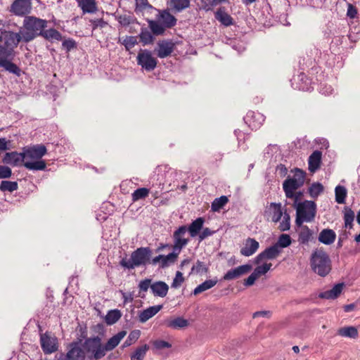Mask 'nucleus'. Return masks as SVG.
Instances as JSON below:
<instances>
[{"instance_id": "obj_52", "label": "nucleus", "mask_w": 360, "mask_h": 360, "mask_svg": "<svg viewBox=\"0 0 360 360\" xmlns=\"http://www.w3.org/2000/svg\"><path fill=\"white\" fill-rule=\"evenodd\" d=\"M271 266V263H264L262 265L257 266L255 269L254 272L259 278V276L266 274L270 270Z\"/></svg>"}, {"instance_id": "obj_14", "label": "nucleus", "mask_w": 360, "mask_h": 360, "mask_svg": "<svg viewBox=\"0 0 360 360\" xmlns=\"http://www.w3.org/2000/svg\"><path fill=\"white\" fill-rule=\"evenodd\" d=\"M311 79L304 73H300L293 77L292 85L295 89L308 91L313 89Z\"/></svg>"}, {"instance_id": "obj_33", "label": "nucleus", "mask_w": 360, "mask_h": 360, "mask_svg": "<svg viewBox=\"0 0 360 360\" xmlns=\"http://www.w3.org/2000/svg\"><path fill=\"white\" fill-rule=\"evenodd\" d=\"M139 37L140 39V41L143 45L151 44L154 41V37L153 36V33L148 30V29L146 27H142L141 28L140 34H139Z\"/></svg>"}, {"instance_id": "obj_43", "label": "nucleus", "mask_w": 360, "mask_h": 360, "mask_svg": "<svg viewBox=\"0 0 360 360\" xmlns=\"http://www.w3.org/2000/svg\"><path fill=\"white\" fill-rule=\"evenodd\" d=\"M347 189L345 186H337L335 189V201L338 204H343L345 202V198L347 197Z\"/></svg>"}, {"instance_id": "obj_47", "label": "nucleus", "mask_w": 360, "mask_h": 360, "mask_svg": "<svg viewBox=\"0 0 360 360\" xmlns=\"http://www.w3.org/2000/svg\"><path fill=\"white\" fill-rule=\"evenodd\" d=\"M292 240L290 236L288 234L283 233L279 236L278 241L275 245H277L278 249H280L290 246Z\"/></svg>"}, {"instance_id": "obj_23", "label": "nucleus", "mask_w": 360, "mask_h": 360, "mask_svg": "<svg viewBox=\"0 0 360 360\" xmlns=\"http://www.w3.org/2000/svg\"><path fill=\"white\" fill-rule=\"evenodd\" d=\"M344 286L345 284L343 283H338L332 289L321 292L319 297L327 300L335 299L341 294Z\"/></svg>"}, {"instance_id": "obj_22", "label": "nucleus", "mask_w": 360, "mask_h": 360, "mask_svg": "<svg viewBox=\"0 0 360 360\" xmlns=\"http://www.w3.org/2000/svg\"><path fill=\"white\" fill-rule=\"evenodd\" d=\"M158 20L166 28H172L176 24V18L167 10L160 11Z\"/></svg>"}, {"instance_id": "obj_32", "label": "nucleus", "mask_w": 360, "mask_h": 360, "mask_svg": "<svg viewBox=\"0 0 360 360\" xmlns=\"http://www.w3.org/2000/svg\"><path fill=\"white\" fill-rule=\"evenodd\" d=\"M148 23L151 32L155 36L163 34L167 29L160 21L158 22L153 20H148Z\"/></svg>"}, {"instance_id": "obj_17", "label": "nucleus", "mask_w": 360, "mask_h": 360, "mask_svg": "<svg viewBox=\"0 0 360 360\" xmlns=\"http://www.w3.org/2000/svg\"><path fill=\"white\" fill-rule=\"evenodd\" d=\"M281 252V249H278L277 245L274 244L260 252L255 258V262L258 264L264 259H274L280 255Z\"/></svg>"}, {"instance_id": "obj_48", "label": "nucleus", "mask_w": 360, "mask_h": 360, "mask_svg": "<svg viewBox=\"0 0 360 360\" xmlns=\"http://www.w3.org/2000/svg\"><path fill=\"white\" fill-rule=\"evenodd\" d=\"M149 194V189L146 188H140L135 190L131 194L132 200L134 202L141 199L146 198Z\"/></svg>"}, {"instance_id": "obj_29", "label": "nucleus", "mask_w": 360, "mask_h": 360, "mask_svg": "<svg viewBox=\"0 0 360 360\" xmlns=\"http://www.w3.org/2000/svg\"><path fill=\"white\" fill-rule=\"evenodd\" d=\"M335 238L336 234L335 231L329 229L322 230L319 236V240L325 245H330L333 243Z\"/></svg>"}, {"instance_id": "obj_44", "label": "nucleus", "mask_w": 360, "mask_h": 360, "mask_svg": "<svg viewBox=\"0 0 360 360\" xmlns=\"http://www.w3.org/2000/svg\"><path fill=\"white\" fill-rule=\"evenodd\" d=\"M202 9L205 11H212L218 4L228 2V0H200Z\"/></svg>"}, {"instance_id": "obj_5", "label": "nucleus", "mask_w": 360, "mask_h": 360, "mask_svg": "<svg viewBox=\"0 0 360 360\" xmlns=\"http://www.w3.org/2000/svg\"><path fill=\"white\" fill-rule=\"evenodd\" d=\"M312 271L321 277L326 276L331 271V260L328 254L322 250H316L310 258Z\"/></svg>"}, {"instance_id": "obj_15", "label": "nucleus", "mask_w": 360, "mask_h": 360, "mask_svg": "<svg viewBox=\"0 0 360 360\" xmlns=\"http://www.w3.org/2000/svg\"><path fill=\"white\" fill-rule=\"evenodd\" d=\"M252 270V266L250 264L240 265L234 269L229 270L224 276L223 279L225 281H231L237 279L242 276L249 273Z\"/></svg>"}, {"instance_id": "obj_6", "label": "nucleus", "mask_w": 360, "mask_h": 360, "mask_svg": "<svg viewBox=\"0 0 360 360\" xmlns=\"http://www.w3.org/2000/svg\"><path fill=\"white\" fill-rule=\"evenodd\" d=\"M295 208L296 210L295 224L297 226H301L304 222L314 221L316 214V205L314 201L300 202L295 206Z\"/></svg>"}, {"instance_id": "obj_20", "label": "nucleus", "mask_w": 360, "mask_h": 360, "mask_svg": "<svg viewBox=\"0 0 360 360\" xmlns=\"http://www.w3.org/2000/svg\"><path fill=\"white\" fill-rule=\"evenodd\" d=\"M245 122L249 123L250 127L252 129L259 127L265 120L264 116L258 112H249L245 117Z\"/></svg>"}, {"instance_id": "obj_8", "label": "nucleus", "mask_w": 360, "mask_h": 360, "mask_svg": "<svg viewBox=\"0 0 360 360\" xmlns=\"http://www.w3.org/2000/svg\"><path fill=\"white\" fill-rule=\"evenodd\" d=\"M40 345L46 354L54 353L58 348L57 338L49 332L40 333Z\"/></svg>"}, {"instance_id": "obj_59", "label": "nucleus", "mask_w": 360, "mask_h": 360, "mask_svg": "<svg viewBox=\"0 0 360 360\" xmlns=\"http://www.w3.org/2000/svg\"><path fill=\"white\" fill-rule=\"evenodd\" d=\"M117 20L122 26H128L132 20V18L129 15H120L117 17Z\"/></svg>"}, {"instance_id": "obj_26", "label": "nucleus", "mask_w": 360, "mask_h": 360, "mask_svg": "<svg viewBox=\"0 0 360 360\" xmlns=\"http://www.w3.org/2000/svg\"><path fill=\"white\" fill-rule=\"evenodd\" d=\"M322 153L319 150L314 151L308 160V167L311 172H316L319 167L321 162Z\"/></svg>"}, {"instance_id": "obj_1", "label": "nucleus", "mask_w": 360, "mask_h": 360, "mask_svg": "<svg viewBox=\"0 0 360 360\" xmlns=\"http://www.w3.org/2000/svg\"><path fill=\"white\" fill-rule=\"evenodd\" d=\"M21 41L20 33L0 29V68L17 76L20 75L21 70L13 60L15 56V49Z\"/></svg>"}, {"instance_id": "obj_49", "label": "nucleus", "mask_w": 360, "mask_h": 360, "mask_svg": "<svg viewBox=\"0 0 360 360\" xmlns=\"http://www.w3.org/2000/svg\"><path fill=\"white\" fill-rule=\"evenodd\" d=\"M323 191V186L320 183H313L309 188V193L311 198H317Z\"/></svg>"}, {"instance_id": "obj_36", "label": "nucleus", "mask_w": 360, "mask_h": 360, "mask_svg": "<svg viewBox=\"0 0 360 360\" xmlns=\"http://www.w3.org/2000/svg\"><path fill=\"white\" fill-rule=\"evenodd\" d=\"M167 326L173 329L183 328L188 326V320L182 318L177 317L172 320L167 321Z\"/></svg>"}, {"instance_id": "obj_19", "label": "nucleus", "mask_w": 360, "mask_h": 360, "mask_svg": "<svg viewBox=\"0 0 360 360\" xmlns=\"http://www.w3.org/2000/svg\"><path fill=\"white\" fill-rule=\"evenodd\" d=\"M264 214L271 217L272 221L275 223L278 222L283 214L281 203L271 202L266 207Z\"/></svg>"}, {"instance_id": "obj_45", "label": "nucleus", "mask_w": 360, "mask_h": 360, "mask_svg": "<svg viewBox=\"0 0 360 360\" xmlns=\"http://www.w3.org/2000/svg\"><path fill=\"white\" fill-rule=\"evenodd\" d=\"M228 202V198L222 195L214 200L212 202L211 209L214 212L219 211Z\"/></svg>"}, {"instance_id": "obj_64", "label": "nucleus", "mask_w": 360, "mask_h": 360, "mask_svg": "<svg viewBox=\"0 0 360 360\" xmlns=\"http://www.w3.org/2000/svg\"><path fill=\"white\" fill-rule=\"evenodd\" d=\"M258 278V276L253 271L245 281L244 285L245 286H250L253 285L255 281Z\"/></svg>"}, {"instance_id": "obj_41", "label": "nucleus", "mask_w": 360, "mask_h": 360, "mask_svg": "<svg viewBox=\"0 0 360 360\" xmlns=\"http://www.w3.org/2000/svg\"><path fill=\"white\" fill-rule=\"evenodd\" d=\"M122 314L118 309L110 310L105 318V321L108 325L115 323L120 318Z\"/></svg>"}, {"instance_id": "obj_4", "label": "nucleus", "mask_w": 360, "mask_h": 360, "mask_svg": "<svg viewBox=\"0 0 360 360\" xmlns=\"http://www.w3.org/2000/svg\"><path fill=\"white\" fill-rule=\"evenodd\" d=\"M151 255L152 250L150 248H139L131 252L129 258H127V256L123 257L120 262V265L129 270L141 266H146L150 262Z\"/></svg>"}, {"instance_id": "obj_57", "label": "nucleus", "mask_w": 360, "mask_h": 360, "mask_svg": "<svg viewBox=\"0 0 360 360\" xmlns=\"http://www.w3.org/2000/svg\"><path fill=\"white\" fill-rule=\"evenodd\" d=\"M63 48L66 50L67 52L70 51L72 49L76 48V41L72 39H65L62 43Z\"/></svg>"}, {"instance_id": "obj_25", "label": "nucleus", "mask_w": 360, "mask_h": 360, "mask_svg": "<svg viewBox=\"0 0 360 360\" xmlns=\"http://www.w3.org/2000/svg\"><path fill=\"white\" fill-rule=\"evenodd\" d=\"M216 20L220 22L223 25L228 27L233 25V18L225 11L223 7L219 8L214 13Z\"/></svg>"}, {"instance_id": "obj_18", "label": "nucleus", "mask_w": 360, "mask_h": 360, "mask_svg": "<svg viewBox=\"0 0 360 360\" xmlns=\"http://www.w3.org/2000/svg\"><path fill=\"white\" fill-rule=\"evenodd\" d=\"M174 49V44L170 41L162 40L158 43L155 49L158 57L164 58L171 55Z\"/></svg>"}, {"instance_id": "obj_31", "label": "nucleus", "mask_w": 360, "mask_h": 360, "mask_svg": "<svg viewBox=\"0 0 360 360\" xmlns=\"http://www.w3.org/2000/svg\"><path fill=\"white\" fill-rule=\"evenodd\" d=\"M337 334L344 338H356L358 337L359 333L356 327L346 326L340 328L337 331Z\"/></svg>"}, {"instance_id": "obj_34", "label": "nucleus", "mask_w": 360, "mask_h": 360, "mask_svg": "<svg viewBox=\"0 0 360 360\" xmlns=\"http://www.w3.org/2000/svg\"><path fill=\"white\" fill-rule=\"evenodd\" d=\"M170 7L175 12H181L190 7V0H170L169 3Z\"/></svg>"}, {"instance_id": "obj_51", "label": "nucleus", "mask_w": 360, "mask_h": 360, "mask_svg": "<svg viewBox=\"0 0 360 360\" xmlns=\"http://www.w3.org/2000/svg\"><path fill=\"white\" fill-rule=\"evenodd\" d=\"M354 219V212L351 208L346 207L344 214L345 225L346 227H352V222Z\"/></svg>"}, {"instance_id": "obj_11", "label": "nucleus", "mask_w": 360, "mask_h": 360, "mask_svg": "<svg viewBox=\"0 0 360 360\" xmlns=\"http://www.w3.org/2000/svg\"><path fill=\"white\" fill-rule=\"evenodd\" d=\"M32 10L30 0H15L10 8V11L18 16H24L29 14Z\"/></svg>"}, {"instance_id": "obj_63", "label": "nucleus", "mask_w": 360, "mask_h": 360, "mask_svg": "<svg viewBox=\"0 0 360 360\" xmlns=\"http://www.w3.org/2000/svg\"><path fill=\"white\" fill-rule=\"evenodd\" d=\"M151 285V279L146 278L139 283V288L141 291L146 292Z\"/></svg>"}, {"instance_id": "obj_9", "label": "nucleus", "mask_w": 360, "mask_h": 360, "mask_svg": "<svg viewBox=\"0 0 360 360\" xmlns=\"http://www.w3.org/2000/svg\"><path fill=\"white\" fill-rule=\"evenodd\" d=\"M82 339L71 342L68 345V351L66 354L67 360H84L86 352L82 344Z\"/></svg>"}, {"instance_id": "obj_62", "label": "nucleus", "mask_w": 360, "mask_h": 360, "mask_svg": "<svg viewBox=\"0 0 360 360\" xmlns=\"http://www.w3.org/2000/svg\"><path fill=\"white\" fill-rule=\"evenodd\" d=\"M357 13L356 8L352 4H347V16L349 18H355Z\"/></svg>"}, {"instance_id": "obj_21", "label": "nucleus", "mask_w": 360, "mask_h": 360, "mask_svg": "<svg viewBox=\"0 0 360 360\" xmlns=\"http://www.w3.org/2000/svg\"><path fill=\"white\" fill-rule=\"evenodd\" d=\"M259 247V243L254 238H248L245 240L244 247L240 249V254L245 257H250L255 254Z\"/></svg>"}, {"instance_id": "obj_56", "label": "nucleus", "mask_w": 360, "mask_h": 360, "mask_svg": "<svg viewBox=\"0 0 360 360\" xmlns=\"http://www.w3.org/2000/svg\"><path fill=\"white\" fill-rule=\"evenodd\" d=\"M184 281V278L183 276V274L180 271H176V276L173 280V282L172 283V288H179L181 283Z\"/></svg>"}, {"instance_id": "obj_53", "label": "nucleus", "mask_w": 360, "mask_h": 360, "mask_svg": "<svg viewBox=\"0 0 360 360\" xmlns=\"http://www.w3.org/2000/svg\"><path fill=\"white\" fill-rule=\"evenodd\" d=\"M282 221L280 223L279 229L281 231H286L290 228V217L289 214L284 212Z\"/></svg>"}, {"instance_id": "obj_10", "label": "nucleus", "mask_w": 360, "mask_h": 360, "mask_svg": "<svg viewBox=\"0 0 360 360\" xmlns=\"http://www.w3.org/2000/svg\"><path fill=\"white\" fill-rule=\"evenodd\" d=\"M137 63L146 70L152 71L157 66V60L152 56L150 51L141 50L137 56Z\"/></svg>"}, {"instance_id": "obj_42", "label": "nucleus", "mask_w": 360, "mask_h": 360, "mask_svg": "<svg viewBox=\"0 0 360 360\" xmlns=\"http://www.w3.org/2000/svg\"><path fill=\"white\" fill-rule=\"evenodd\" d=\"M137 37L136 36H126L123 39L120 38L118 43L124 45L127 51H129L138 44Z\"/></svg>"}, {"instance_id": "obj_60", "label": "nucleus", "mask_w": 360, "mask_h": 360, "mask_svg": "<svg viewBox=\"0 0 360 360\" xmlns=\"http://www.w3.org/2000/svg\"><path fill=\"white\" fill-rule=\"evenodd\" d=\"M136 9L139 11H143L146 8H152V6L149 4L148 0H136Z\"/></svg>"}, {"instance_id": "obj_24", "label": "nucleus", "mask_w": 360, "mask_h": 360, "mask_svg": "<svg viewBox=\"0 0 360 360\" xmlns=\"http://www.w3.org/2000/svg\"><path fill=\"white\" fill-rule=\"evenodd\" d=\"M150 290L154 296L164 297L168 292L169 286L163 281H156L152 283Z\"/></svg>"}, {"instance_id": "obj_16", "label": "nucleus", "mask_w": 360, "mask_h": 360, "mask_svg": "<svg viewBox=\"0 0 360 360\" xmlns=\"http://www.w3.org/2000/svg\"><path fill=\"white\" fill-rule=\"evenodd\" d=\"M25 157L24 151L22 153H18L16 151L6 153L3 157L2 162L6 165H9L13 167L19 166L22 162L24 163Z\"/></svg>"}, {"instance_id": "obj_39", "label": "nucleus", "mask_w": 360, "mask_h": 360, "mask_svg": "<svg viewBox=\"0 0 360 360\" xmlns=\"http://www.w3.org/2000/svg\"><path fill=\"white\" fill-rule=\"evenodd\" d=\"M217 280H206L194 289L193 294L196 295L205 290H207L214 287L217 284Z\"/></svg>"}, {"instance_id": "obj_37", "label": "nucleus", "mask_w": 360, "mask_h": 360, "mask_svg": "<svg viewBox=\"0 0 360 360\" xmlns=\"http://www.w3.org/2000/svg\"><path fill=\"white\" fill-rule=\"evenodd\" d=\"M41 37L50 41L62 40V34L54 28L44 30Z\"/></svg>"}, {"instance_id": "obj_50", "label": "nucleus", "mask_w": 360, "mask_h": 360, "mask_svg": "<svg viewBox=\"0 0 360 360\" xmlns=\"http://www.w3.org/2000/svg\"><path fill=\"white\" fill-rule=\"evenodd\" d=\"M18 187V184L15 181H2L0 184V190L4 192H13L16 191Z\"/></svg>"}, {"instance_id": "obj_40", "label": "nucleus", "mask_w": 360, "mask_h": 360, "mask_svg": "<svg viewBox=\"0 0 360 360\" xmlns=\"http://www.w3.org/2000/svg\"><path fill=\"white\" fill-rule=\"evenodd\" d=\"M301 230L299 233L298 241L300 243L305 244L308 243L312 236L311 231L307 226H301Z\"/></svg>"}, {"instance_id": "obj_13", "label": "nucleus", "mask_w": 360, "mask_h": 360, "mask_svg": "<svg viewBox=\"0 0 360 360\" xmlns=\"http://www.w3.org/2000/svg\"><path fill=\"white\" fill-rule=\"evenodd\" d=\"M25 159L41 160L46 153V148L44 145L37 144L24 149Z\"/></svg>"}, {"instance_id": "obj_27", "label": "nucleus", "mask_w": 360, "mask_h": 360, "mask_svg": "<svg viewBox=\"0 0 360 360\" xmlns=\"http://www.w3.org/2000/svg\"><path fill=\"white\" fill-rule=\"evenodd\" d=\"M77 2L83 13H94L98 11L96 0H77Z\"/></svg>"}, {"instance_id": "obj_2", "label": "nucleus", "mask_w": 360, "mask_h": 360, "mask_svg": "<svg viewBox=\"0 0 360 360\" xmlns=\"http://www.w3.org/2000/svg\"><path fill=\"white\" fill-rule=\"evenodd\" d=\"M126 334L125 330L120 331L103 344L101 338L98 335L86 338V334L84 332L82 337L85 338V340L82 346L86 352V356L90 359H94L95 360L103 358L108 352L112 350L119 345Z\"/></svg>"}, {"instance_id": "obj_54", "label": "nucleus", "mask_w": 360, "mask_h": 360, "mask_svg": "<svg viewBox=\"0 0 360 360\" xmlns=\"http://www.w3.org/2000/svg\"><path fill=\"white\" fill-rule=\"evenodd\" d=\"M208 271V268L205 266L204 262H200L199 260L197 261L195 264L192 267V271L195 272L196 274H205Z\"/></svg>"}, {"instance_id": "obj_3", "label": "nucleus", "mask_w": 360, "mask_h": 360, "mask_svg": "<svg viewBox=\"0 0 360 360\" xmlns=\"http://www.w3.org/2000/svg\"><path fill=\"white\" fill-rule=\"evenodd\" d=\"M47 20L34 16H25L23 20L24 30L20 33L25 43L32 41L37 37L42 36L47 27Z\"/></svg>"}, {"instance_id": "obj_61", "label": "nucleus", "mask_w": 360, "mask_h": 360, "mask_svg": "<svg viewBox=\"0 0 360 360\" xmlns=\"http://www.w3.org/2000/svg\"><path fill=\"white\" fill-rule=\"evenodd\" d=\"M214 233V231L210 230L209 228H204L202 229V231L198 234L199 240L202 241L207 237L212 236Z\"/></svg>"}, {"instance_id": "obj_38", "label": "nucleus", "mask_w": 360, "mask_h": 360, "mask_svg": "<svg viewBox=\"0 0 360 360\" xmlns=\"http://www.w3.org/2000/svg\"><path fill=\"white\" fill-rule=\"evenodd\" d=\"M178 255V252H176L174 250L167 255H162L160 268L164 269L169 266L170 264H174L176 262Z\"/></svg>"}, {"instance_id": "obj_58", "label": "nucleus", "mask_w": 360, "mask_h": 360, "mask_svg": "<svg viewBox=\"0 0 360 360\" xmlns=\"http://www.w3.org/2000/svg\"><path fill=\"white\" fill-rule=\"evenodd\" d=\"M12 171L10 167L5 165H0V179H7L11 177Z\"/></svg>"}, {"instance_id": "obj_30", "label": "nucleus", "mask_w": 360, "mask_h": 360, "mask_svg": "<svg viewBox=\"0 0 360 360\" xmlns=\"http://www.w3.org/2000/svg\"><path fill=\"white\" fill-rule=\"evenodd\" d=\"M204 222L205 219L202 217H198L192 221L187 228V231L191 237H195L200 233V230L203 228Z\"/></svg>"}, {"instance_id": "obj_35", "label": "nucleus", "mask_w": 360, "mask_h": 360, "mask_svg": "<svg viewBox=\"0 0 360 360\" xmlns=\"http://www.w3.org/2000/svg\"><path fill=\"white\" fill-rule=\"evenodd\" d=\"M23 165L27 169L33 171L44 170L46 167V164L43 160H36L33 162L25 161Z\"/></svg>"}, {"instance_id": "obj_28", "label": "nucleus", "mask_w": 360, "mask_h": 360, "mask_svg": "<svg viewBox=\"0 0 360 360\" xmlns=\"http://www.w3.org/2000/svg\"><path fill=\"white\" fill-rule=\"evenodd\" d=\"M162 305H155L153 307H150L139 314V321L141 323H145L148 319L154 316L156 314H158L160 309H162Z\"/></svg>"}, {"instance_id": "obj_7", "label": "nucleus", "mask_w": 360, "mask_h": 360, "mask_svg": "<svg viewBox=\"0 0 360 360\" xmlns=\"http://www.w3.org/2000/svg\"><path fill=\"white\" fill-rule=\"evenodd\" d=\"M306 173L300 169L296 168L292 176H288L283 183V189L286 198H292L295 191L302 187L305 181Z\"/></svg>"}, {"instance_id": "obj_46", "label": "nucleus", "mask_w": 360, "mask_h": 360, "mask_svg": "<svg viewBox=\"0 0 360 360\" xmlns=\"http://www.w3.org/2000/svg\"><path fill=\"white\" fill-rule=\"evenodd\" d=\"M148 349V346L147 345H144L136 348L131 355V360H141L144 357Z\"/></svg>"}, {"instance_id": "obj_12", "label": "nucleus", "mask_w": 360, "mask_h": 360, "mask_svg": "<svg viewBox=\"0 0 360 360\" xmlns=\"http://www.w3.org/2000/svg\"><path fill=\"white\" fill-rule=\"evenodd\" d=\"M187 231V227L186 226H180L177 230H176L174 233V247L173 250L178 254L180 253L181 249L185 247L188 243V239L184 238V236Z\"/></svg>"}, {"instance_id": "obj_55", "label": "nucleus", "mask_w": 360, "mask_h": 360, "mask_svg": "<svg viewBox=\"0 0 360 360\" xmlns=\"http://www.w3.org/2000/svg\"><path fill=\"white\" fill-rule=\"evenodd\" d=\"M89 22L91 24L93 30H95L98 27L103 28L108 25V22H105L103 18L91 19L89 20Z\"/></svg>"}]
</instances>
